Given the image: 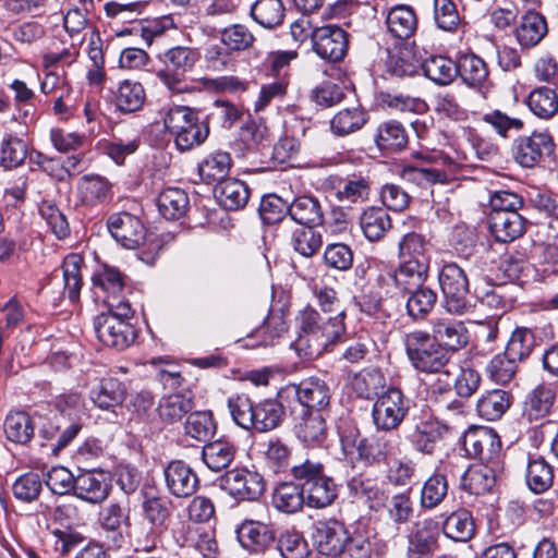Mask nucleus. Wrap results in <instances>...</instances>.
I'll return each instance as SVG.
<instances>
[{
	"mask_svg": "<svg viewBox=\"0 0 558 558\" xmlns=\"http://www.w3.org/2000/svg\"><path fill=\"white\" fill-rule=\"evenodd\" d=\"M403 344L411 365L420 373L445 377L446 384H449L454 371H458L448 351L426 331L413 330L405 333Z\"/></svg>",
	"mask_w": 558,
	"mask_h": 558,
	"instance_id": "nucleus-1",
	"label": "nucleus"
},
{
	"mask_svg": "<svg viewBox=\"0 0 558 558\" xmlns=\"http://www.w3.org/2000/svg\"><path fill=\"white\" fill-rule=\"evenodd\" d=\"M109 311L95 318L94 328L99 341L107 347L122 350L135 339V331L129 319L132 308L128 302H108Z\"/></svg>",
	"mask_w": 558,
	"mask_h": 558,
	"instance_id": "nucleus-2",
	"label": "nucleus"
},
{
	"mask_svg": "<svg viewBox=\"0 0 558 558\" xmlns=\"http://www.w3.org/2000/svg\"><path fill=\"white\" fill-rule=\"evenodd\" d=\"M166 130L173 136L180 151H189L203 144L209 134L207 123L201 122L196 112L185 106L170 108L163 117Z\"/></svg>",
	"mask_w": 558,
	"mask_h": 558,
	"instance_id": "nucleus-3",
	"label": "nucleus"
},
{
	"mask_svg": "<svg viewBox=\"0 0 558 558\" xmlns=\"http://www.w3.org/2000/svg\"><path fill=\"white\" fill-rule=\"evenodd\" d=\"M198 59L199 53L194 48L173 47L165 53V68L159 70L156 75L172 93L191 92V87L185 81V74L193 70Z\"/></svg>",
	"mask_w": 558,
	"mask_h": 558,
	"instance_id": "nucleus-4",
	"label": "nucleus"
},
{
	"mask_svg": "<svg viewBox=\"0 0 558 558\" xmlns=\"http://www.w3.org/2000/svg\"><path fill=\"white\" fill-rule=\"evenodd\" d=\"M340 442L344 457L351 462L363 460L366 463H378L384 461L392 449L391 441L386 436L361 438L360 432L354 427L340 434Z\"/></svg>",
	"mask_w": 558,
	"mask_h": 558,
	"instance_id": "nucleus-5",
	"label": "nucleus"
},
{
	"mask_svg": "<svg viewBox=\"0 0 558 558\" xmlns=\"http://www.w3.org/2000/svg\"><path fill=\"white\" fill-rule=\"evenodd\" d=\"M439 284L445 296L444 306L448 313L463 315L470 311L469 281L461 267L454 263L446 264L439 274Z\"/></svg>",
	"mask_w": 558,
	"mask_h": 558,
	"instance_id": "nucleus-6",
	"label": "nucleus"
},
{
	"mask_svg": "<svg viewBox=\"0 0 558 558\" xmlns=\"http://www.w3.org/2000/svg\"><path fill=\"white\" fill-rule=\"evenodd\" d=\"M465 451L480 460L478 464L504 469L501 441L490 427L470 428L463 440Z\"/></svg>",
	"mask_w": 558,
	"mask_h": 558,
	"instance_id": "nucleus-7",
	"label": "nucleus"
},
{
	"mask_svg": "<svg viewBox=\"0 0 558 558\" xmlns=\"http://www.w3.org/2000/svg\"><path fill=\"white\" fill-rule=\"evenodd\" d=\"M220 485L229 496L240 501L257 500L266 489L264 476L247 468L229 470L221 477Z\"/></svg>",
	"mask_w": 558,
	"mask_h": 558,
	"instance_id": "nucleus-8",
	"label": "nucleus"
},
{
	"mask_svg": "<svg viewBox=\"0 0 558 558\" xmlns=\"http://www.w3.org/2000/svg\"><path fill=\"white\" fill-rule=\"evenodd\" d=\"M409 411V400L396 388H389L378 396L373 405V421L378 429H396Z\"/></svg>",
	"mask_w": 558,
	"mask_h": 558,
	"instance_id": "nucleus-9",
	"label": "nucleus"
},
{
	"mask_svg": "<svg viewBox=\"0 0 558 558\" xmlns=\"http://www.w3.org/2000/svg\"><path fill=\"white\" fill-rule=\"evenodd\" d=\"M314 51L328 61H340L348 49L347 33L337 25H326L312 29Z\"/></svg>",
	"mask_w": 558,
	"mask_h": 558,
	"instance_id": "nucleus-10",
	"label": "nucleus"
},
{
	"mask_svg": "<svg viewBox=\"0 0 558 558\" xmlns=\"http://www.w3.org/2000/svg\"><path fill=\"white\" fill-rule=\"evenodd\" d=\"M110 234L129 250L138 247L145 240V227L134 215L129 213L112 214L107 221Z\"/></svg>",
	"mask_w": 558,
	"mask_h": 558,
	"instance_id": "nucleus-11",
	"label": "nucleus"
},
{
	"mask_svg": "<svg viewBox=\"0 0 558 558\" xmlns=\"http://www.w3.org/2000/svg\"><path fill=\"white\" fill-rule=\"evenodd\" d=\"M280 396L293 395L298 398L301 405L306 410H316L320 412L322 409L329 404L330 396L327 385L315 377L302 380L300 384H289L279 392Z\"/></svg>",
	"mask_w": 558,
	"mask_h": 558,
	"instance_id": "nucleus-12",
	"label": "nucleus"
},
{
	"mask_svg": "<svg viewBox=\"0 0 558 558\" xmlns=\"http://www.w3.org/2000/svg\"><path fill=\"white\" fill-rule=\"evenodd\" d=\"M312 538L319 554L338 556L343 550L349 535L341 522L326 520L314 524Z\"/></svg>",
	"mask_w": 558,
	"mask_h": 558,
	"instance_id": "nucleus-13",
	"label": "nucleus"
},
{
	"mask_svg": "<svg viewBox=\"0 0 558 558\" xmlns=\"http://www.w3.org/2000/svg\"><path fill=\"white\" fill-rule=\"evenodd\" d=\"M439 535L438 522L424 519L414 524L408 536V558H427L437 548Z\"/></svg>",
	"mask_w": 558,
	"mask_h": 558,
	"instance_id": "nucleus-14",
	"label": "nucleus"
},
{
	"mask_svg": "<svg viewBox=\"0 0 558 558\" xmlns=\"http://www.w3.org/2000/svg\"><path fill=\"white\" fill-rule=\"evenodd\" d=\"M554 146L548 133H533L515 142L513 157L522 167L530 168L535 166L544 155H550Z\"/></svg>",
	"mask_w": 558,
	"mask_h": 558,
	"instance_id": "nucleus-15",
	"label": "nucleus"
},
{
	"mask_svg": "<svg viewBox=\"0 0 558 558\" xmlns=\"http://www.w3.org/2000/svg\"><path fill=\"white\" fill-rule=\"evenodd\" d=\"M236 536L243 548L260 553L276 539V531L270 522L245 520L236 529Z\"/></svg>",
	"mask_w": 558,
	"mask_h": 558,
	"instance_id": "nucleus-16",
	"label": "nucleus"
},
{
	"mask_svg": "<svg viewBox=\"0 0 558 558\" xmlns=\"http://www.w3.org/2000/svg\"><path fill=\"white\" fill-rule=\"evenodd\" d=\"M430 336L448 352H456L469 342V332L464 324L448 317L433 319Z\"/></svg>",
	"mask_w": 558,
	"mask_h": 558,
	"instance_id": "nucleus-17",
	"label": "nucleus"
},
{
	"mask_svg": "<svg viewBox=\"0 0 558 558\" xmlns=\"http://www.w3.org/2000/svg\"><path fill=\"white\" fill-rule=\"evenodd\" d=\"M169 492L178 498L192 496L198 487L195 472L182 461L171 462L165 470Z\"/></svg>",
	"mask_w": 558,
	"mask_h": 558,
	"instance_id": "nucleus-18",
	"label": "nucleus"
},
{
	"mask_svg": "<svg viewBox=\"0 0 558 558\" xmlns=\"http://www.w3.org/2000/svg\"><path fill=\"white\" fill-rule=\"evenodd\" d=\"M110 489V484L104 472L85 471L75 477L74 495L90 504L104 501Z\"/></svg>",
	"mask_w": 558,
	"mask_h": 558,
	"instance_id": "nucleus-19",
	"label": "nucleus"
},
{
	"mask_svg": "<svg viewBox=\"0 0 558 558\" xmlns=\"http://www.w3.org/2000/svg\"><path fill=\"white\" fill-rule=\"evenodd\" d=\"M445 427L432 415H423L414 423L410 440L422 453L432 454Z\"/></svg>",
	"mask_w": 558,
	"mask_h": 558,
	"instance_id": "nucleus-20",
	"label": "nucleus"
},
{
	"mask_svg": "<svg viewBox=\"0 0 558 558\" xmlns=\"http://www.w3.org/2000/svg\"><path fill=\"white\" fill-rule=\"evenodd\" d=\"M294 429L299 440L307 446L320 447L327 438L326 421L318 411L304 410Z\"/></svg>",
	"mask_w": 558,
	"mask_h": 558,
	"instance_id": "nucleus-21",
	"label": "nucleus"
},
{
	"mask_svg": "<svg viewBox=\"0 0 558 558\" xmlns=\"http://www.w3.org/2000/svg\"><path fill=\"white\" fill-rule=\"evenodd\" d=\"M502 470L485 464H473L462 474L461 487L471 495H484L494 487Z\"/></svg>",
	"mask_w": 558,
	"mask_h": 558,
	"instance_id": "nucleus-22",
	"label": "nucleus"
},
{
	"mask_svg": "<svg viewBox=\"0 0 558 558\" xmlns=\"http://www.w3.org/2000/svg\"><path fill=\"white\" fill-rule=\"evenodd\" d=\"M489 229L499 242H512L524 233L525 220L515 211L489 214Z\"/></svg>",
	"mask_w": 558,
	"mask_h": 558,
	"instance_id": "nucleus-23",
	"label": "nucleus"
},
{
	"mask_svg": "<svg viewBox=\"0 0 558 558\" xmlns=\"http://www.w3.org/2000/svg\"><path fill=\"white\" fill-rule=\"evenodd\" d=\"M428 268L418 264L401 262L396 270H386L384 278L392 280L393 287L400 292L405 293L424 284Z\"/></svg>",
	"mask_w": 558,
	"mask_h": 558,
	"instance_id": "nucleus-24",
	"label": "nucleus"
},
{
	"mask_svg": "<svg viewBox=\"0 0 558 558\" xmlns=\"http://www.w3.org/2000/svg\"><path fill=\"white\" fill-rule=\"evenodd\" d=\"M286 211L293 221L302 227H317L324 221V214L319 201L310 195L295 197L292 203L286 207Z\"/></svg>",
	"mask_w": 558,
	"mask_h": 558,
	"instance_id": "nucleus-25",
	"label": "nucleus"
},
{
	"mask_svg": "<svg viewBox=\"0 0 558 558\" xmlns=\"http://www.w3.org/2000/svg\"><path fill=\"white\" fill-rule=\"evenodd\" d=\"M113 96L117 109L124 113H133L141 110L146 100L144 86L138 81L133 80L119 82Z\"/></svg>",
	"mask_w": 558,
	"mask_h": 558,
	"instance_id": "nucleus-26",
	"label": "nucleus"
},
{
	"mask_svg": "<svg viewBox=\"0 0 558 558\" xmlns=\"http://www.w3.org/2000/svg\"><path fill=\"white\" fill-rule=\"evenodd\" d=\"M369 183L364 178L340 180L333 187L335 199L348 210L353 205H360L368 199Z\"/></svg>",
	"mask_w": 558,
	"mask_h": 558,
	"instance_id": "nucleus-27",
	"label": "nucleus"
},
{
	"mask_svg": "<svg viewBox=\"0 0 558 558\" xmlns=\"http://www.w3.org/2000/svg\"><path fill=\"white\" fill-rule=\"evenodd\" d=\"M547 34V23L543 15L529 10L515 29V37L521 47L532 48L541 43Z\"/></svg>",
	"mask_w": 558,
	"mask_h": 558,
	"instance_id": "nucleus-28",
	"label": "nucleus"
},
{
	"mask_svg": "<svg viewBox=\"0 0 558 558\" xmlns=\"http://www.w3.org/2000/svg\"><path fill=\"white\" fill-rule=\"evenodd\" d=\"M215 196L223 208L236 210L247 203L248 189L243 181L228 178L216 185Z\"/></svg>",
	"mask_w": 558,
	"mask_h": 558,
	"instance_id": "nucleus-29",
	"label": "nucleus"
},
{
	"mask_svg": "<svg viewBox=\"0 0 558 558\" xmlns=\"http://www.w3.org/2000/svg\"><path fill=\"white\" fill-rule=\"evenodd\" d=\"M386 24L392 36L400 39H408L416 31L417 19L411 7L399 4L388 12Z\"/></svg>",
	"mask_w": 558,
	"mask_h": 558,
	"instance_id": "nucleus-30",
	"label": "nucleus"
},
{
	"mask_svg": "<svg viewBox=\"0 0 558 558\" xmlns=\"http://www.w3.org/2000/svg\"><path fill=\"white\" fill-rule=\"evenodd\" d=\"M90 400L97 408L109 410L123 403L125 388L117 378H104L97 387L92 389Z\"/></svg>",
	"mask_w": 558,
	"mask_h": 558,
	"instance_id": "nucleus-31",
	"label": "nucleus"
},
{
	"mask_svg": "<svg viewBox=\"0 0 558 558\" xmlns=\"http://www.w3.org/2000/svg\"><path fill=\"white\" fill-rule=\"evenodd\" d=\"M111 186L100 175H84L77 183V195L82 204L95 206L110 198Z\"/></svg>",
	"mask_w": 558,
	"mask_h": 558,
	"instance_id": "nucleus-32",
	"label": "nucleus"
},
{
	"mask_svg": "<svg viewBox=\"0 0 558 558\" xmlns=\"http://www.w3.org/2000/svg\"><path fill=\"white\" fill-rule=\"evenodd\" d=\"M305 504L303 488L293 482H283L272 493L274 507L284 513H295Z\"/></svg>",
	"mask_w": 558,
	"mask_h": 558,
	"instance_id": "nucleus-33",
	"label": "nucleus"
},
{
	"mask_svg": "<svg viewBox=\"0 0 558 558\" xmlns=\"http://www.w3.org/2000/svg\"><path fill=\"white\" fill-rule=\"evenodd\" d=\"M283 414V408L278 401L264 400L254 405L252 418L254 426H252V429L259 433L275 429L281 423Z\"/></svg>",
	"mask_w": 558,
	"mask_h": 558,
	"instance_id": "nucleus-34",
	"label": "nucleus"
},
{
	"mask_svg": "<svg viewBox=\"0 0 558 558\" xmlns=\"http://www.w3.org/2000/svg\"><path fill=\"white\" fill-rule=\"evenodd\" d=\"M374 141L381 150L399 151L405 147L408 136L400 122L386 121L378 125Z\"/></svg>",
	"mask_w": 558,
	"mask_h": 558,
	"instance_id": "nucleus-35",
	"label": "nucleus"
},
{
	"mask_svg": "<svg viewBox=\"0 0 558 558\" xmlns=\"http://www.w3.org/2000/svg\"><path fill=\"white\" fill-rule=\"evenodd\" d=\"M194 407L191 391H181L163 397L158 407L159 415L168 422L180 421Z\"/></svg>",
	"mask_w": 558,
	"mask_h": 558,
	"instance_id": "nucleus-36",
	"label": "nucleus"
},
{
	"mask_svg": "<svg viewBox=\"0 0 558 558\" xmlns=\"http://www.w3.org/2000/svg\"><path fill=\"white\" fill-rule=\"evenodd\" d=\"M157 207L160 215L166 219H179L185 214L189 207V197L181 189L167 187L159 194Z\"/></svg>",
	"mask_w": 558,
	"mask_h": 558,
	"instance_id": "nucleus-37",
	"label": "nucleus"
},
{
	"mask_svg": "<svg viewBox=\"0 0 558 558\" xmlns=\"http://www.w3.org/2000/svg\"><path fill=\"white\" fill-rule=\"evenodd\" d=\"M444 534L456 542H468L475 533L472 514L465 509L452 512L442 525Z\"/></svg>",
	"mask_w": 558,
	"mask_h": 558,
	"instance_id": "nucleus-38",
	"label": "nucleus"
},
{
	"mask_svg": "<svg viewBox=\"0 0 558 558\" xmlns=\"http://www.w3.org/2000/svg\"><path fill=\"white\" fill-rule=\"evenodd\" d=\"M360 226L369 241H378L390 229L391 220L384 208L369 207L361 215Z\"/></svg>",
	"mask_w": 558,
	"mask_h": 558,
	"instance_id": "nucleus-39",
	"label": "nucleus"
},
{
	"mask_svg": "<svg viewBox=\"0 0 558 558\" xmlns=\"http://www.w3.org/2000/svg\"><path fill=\"white\" fill-rule=\"evenodd\" d=\"M232 165L229 153L217 150L210 153L198 166V173L205 183L225 180Z\"/></svg>",
	"mask_w": 558,
	"mask_h": 558,
	"instance_id": "nucleus-40",
	"label": "nucleus"
},
{
	"mask_svg": "<svg viewBox=\"0 0 558 558\" xmlns=\"http://www.w3.org/2000/svg\"><path fill=\"white\" fill-rule=\"evenodd\" d=\"M305 504L311 508H325L330 506L337 497L333 480L327 475L303 488Z\"/></svg>",
	"mask_w": 558,
	"mask_h": 558,
	"instance_id": "nucleus-41",
	"label": "nucleus"
},
{
	"mask_svg": "<svg viewBox=\"0 0 558 558\" xmlns=\"http://www.w3.org/2000/svg\"><path fill=\"white\" fill-rule=\"evenodd\" d=\"M421 68L426 77L438 85L450 84L458 74L457 64L444 56H432L427 58Z\"/></svg>",
	"mask_w": 558,
	"mask_h": 558,
	"instance_id": "nucleus-42",
	"label": "nucleus"
},
{
	"mask_svg": "<svg viewBox=\"0 0 558 558\" xmlns=\"http://www.w3.org/2000/svg\"><path fill=\"white\" fill-rule=\"evenodd\" d=\"M399 258L401 262L429 267L427 243L421 234L407 233L399 242Z\"/></svg>",
	"mask_w": 558,
	"mask_h": 558,
	"instance_id": "nucleus-43",
	"label": "nucleus"
},
{
	"mask_svg": "<svg viewBox=\"0 0 558 558\" xmlns=\"http://www.w3.org/2000/svg\"><path fill=\"white\" fill-rule=\"evenodd\" d=\"M343 317V312H338V314L332 317H325L316 340L314 343L308 344L311 353L319 354L340 339L344 332Z\"/></svg>",
	"mask_w": 558,
	"mask_h": 558,
	"instance_id": "nucleus-44",
	"label": "nucleus"
},
{
	"mask_svg": "<svg viewBox=\"0 0 558 558\" xmlns=\"http://www.w3.org/2000/svg\"><path fill=\"white\" fill-rule=\"evenodd\" d=\"M4 434L8 440L25 445L34 436V424L31 416L25 412L10 413L4 421Z\"/></svg>",
	"mask_w": 558,
	"mask_h": 558,
	"instance_id": "nucleus-45",
	"label": "nucleus"
},
{
	"mask_svg": "<svg viewBox=\"0 0 558 558\" xmlns=\"http://www.w3.org/2000/svg\"><path fill=\"white\" fill-rule=\"evenodd\" d=\"M234 454V447L226 440L208 442L202 452L204 463L215 472L228 468L233 461Z\"/></svg>",
	"mask_w": 558,
	"mask_h": 558,
	"instance_id": "nucleus-46",
	"label": "nucleus"
},
{
	"mask_svg": "<svg viewBox=\"0 0 558 558\" xmlns=\"http://www.w3.org/2000/svg\"><path fill=\"white\" fill-rule=\"evenodd\" d=\"M510 396L508 392L495 389L484 393L477 401L476 409L478 414L488 420L500 418L510 407Z\"/></svg>",
	"mask_w": 558,
	"mask_h": 558,
	"instance_id": "nucleus-47",
	"label": "nucleus"
},
{
	"mask_svg": "<svg viewBox=\"0 0 558 558\" xmlns=\"http://www.w3.org/2000/svg\"><path fill=\"white\" fill-rule=\"evenodd\" d=\"M251 15L263 27L272 28L282 23L284 7L281 0H256L251 7Z\"/></svg>",
	"mask_w": 558,
	"mask_h": 558,
	"instance_id": "nucleus-48",
	"label": "nucleus"
},
{
	"mask_svg": "<svg viewBox=\"0 0 558 558\" xmlns=\"http://www.w3.org/2000/svg\"><path fill=\"white\" fill-rule=\"evenodd\" d=\"M530 110L541 119H550L558 112L557 93L549 87H538L527 98Z\"/></svg>",
	"mask_w": 558,
	"mask_h": 558,
	"instance_id": "nucleus-49",
	"label": "nucleus"
},
{
	"mask_svg": "<svg viewBox=\"0 0 558 558\" xmlns=\"http://www.w3.org/2000/svg\"><path fill=\"white\" fill-rule=\"evenodd\" d=\"M457 66L462 81L471 87H481L488 78L485 61L475 54L462 56Z\"/></svg>",
	"mask_w": 558,
	"mask_h": 558,
	"instance_id": "nucleus-50",
	"label": "nucleus"
},
{
	"mask_svg": "<svg viewBox=\"0 0 558 558\" xmlns=\"http://www.w3.org/2000/svg\"><path fill=\"white\" fill-rule=\"evenodd\" d=\"M348 488L352 497L367 502L371 509H377L384 502L383 493L371 478L353 476L348 482Z\"/></svg>",
	"mask_w": 558,
	"mask_h": 558,
	"instance_id": "nucleus-51",
	"label": "nucleus"
},
{
	"mask_svg": "<svg viewBox=\"0 0 558 558\" xmlns=\"http://www.w3.org/2000/svg\"><path fill=\"white\" fill-rule=\"evenodd\" d=\"M555 391L550 386L538 385L529 395L526 413L530 420H537L547 415L554 404Z\"/></svg>",
	"mask_w": 558,
	"mask_h": 558,
	"instance_id": "nucleus-52",
	"label": "nucleus"
},
{
	"mask_svg": "<svg viewBox=\"0 0 558 558\" xmlns=\"http://www.w3.org/2000/svg\"><path fill=\"white\" fill-rule=\"evenodd\" d=\"M405 294H409L407 312L415 319L425 317L437 302L436 292L424 284L418 289L405 292Z\"/></svg>",
	"mask_w": 558,
	"mask_h": 558,
	"instance_id": "nucleus-53",
	"label": "nucleus"
},
{
	"mask_svg": "<svg viewBox=\"0 0 558 558\" xmlns=\"http://www.w3.org/2000/svg\"><path fill=\"white\" fill-rule=\"evenodd\" d=\"M554 482L553 468L544 459L531 460L526 470V484L535 494L546 492Z\"/></svg>",
	"mask_w": 558,
	"mask_h": 558,
	"instance_id": "nucleus-54",
	"label": "nucleus"
},
{
	"mask_svg": "<svg viewBox=\"0 0 558 558\" xmlns=\"http://www.w3.org/2000/svg\"><path fill=\"white\" fill-rule=\"evenodd\" d=\"M351 386L359 397L372 399L384 388L385 377L378 369H363L353 377Z\"/></svg>",
	"mask_w": 558,
	"mask_h": 558,
	"instance_id": "nucleus-55",
	"label": "nucleus"
},
{
	"mask_svg": "<svg viewBox=\"0 0 558 558\" xmlns=\"http://www.w3.org/2000/svg\"><path fill=\"white\" fill-rule=\"evenodd\" d=\"M220 41L230 51H245L253 47L255 36L243 24H232L220 32Z\"/></svg>",
	"mask_w": 558,
	"mask_h": 558,
	"instance_id": "nucleus-56",
	"label": "nucleus"
},
{
	"mask_svg": "<svg viewBox=\"0 0 558 558\" xmlns=\"http://www.w3.org/2000/svg\"><path fill=\"white\" fill-rule=\"evenodd\" d=\"M438 381L440 389H447L453 385L460 397L469 398L477 390L481 376L472 368H460L458 366V371H454V375L451 377L449 384H446L445 377L438 378Z\"/></svg>",
	"mask_w": 558,
	"mask_h": 558,
	"instance_id": "nucleus-57",
	"label": "nucleus"
},
{
	"mask_svg": "<svg viewBox=\"0 0 558 558\" xmlns=\"http://www.w3.org/2000/svg\"><path fill=\"white\" fill-rule=\"evenodd\" d=\"M366 122L365 112L359 108H345L331 119L330 126L335 134L347 135L360 130Z\"/></svg>",
	"mask_w": 558,
	"mask_h": 558,
	"instance_id": "nucleus-58",
	"label": "nucleus"
},
{
	"mask_svg": "<svg viewBox=\"0 0 558 558\" xmlns=\"http://www.w3.org/2000/svg\"><path fill=\"white\" fill-rule=\"evenodd\" d=\"M322 244V234L315 230V227H301L292 232L291 245L295 252L304 257L315 255Z\"/></svg>",
	"mask_w": 558,
	"mask_h": 558,
	"instance_id": "nucleus-59",
	"label": "nucleus"
},
{
	"mask_svg": "<svg viewBox=\"0 0 558 558\" xmlns=\"http://www.w3.org/2000/svg\"><path fill=\"white\" fill-rule=\"evenodd\" d=\"M94 282L102 291L109 294L106 300L107 305L109 301L114 303L124 302L119 299V293L124 287V277L117 268L105 265L104 268L94 277Z\"/></svg>",
	"mask_w": 558,
	"mask_h": 558,
	"instance_id": "nucleus-60",
	"label": "nucleus"
},
{
	"mask_svg": "<svg viewBox=\"0 0 558 558\" xmlns=\"http://www.w3.org/2000/svg\"><path fill=\"white\" fill-rule=\"evenodd\" d=\"M535 345V337L531 329L520 327L513 330L506 347V353L518 362L525 360Z\"/></svg>",
	"mask_w": 558,
	"mask_h": 558,
	"instance_id": "nucleus-61",
	"label": "nucleus"
},
{
	"mask_svg": "<svg viewBox=\"0 0 558 558\" xmlns=\"http://www.w3.org/2000/svg\"><path fill=\"white\" fill-rule=\"evenodd\" d=\"M325 317H322L319 313L313 307H305L300 312L298 316V323L300 327V336L298 339V347L301 348L303 344L314 343L320 327L324 323Z\"/></svg>",
	"mask_w": 558,
	"mask_h": 558,
	"instance_id": "nucleus-62",
	"label": "nucleus"
},
{
	"mask_svg": "<svg viewBox=\"0 0 558 558\" xmlns=\"http://www.w3.org/2000/svg\"><path fill=\"white\" fill-rule=\"evenodd\" d=\"M448 494V482L441 474L428 477L421 490V506L434 509L439 506Z\"/></svg>",
	"mask_w": 558,
	"mask_h": 558,
	"instance_id": "nucleus-63",
	"label": "nucleus"
},
{
	"mask_svg": "<svg viewBox=\"0 0 558 558\" xmlns=\"http://www.w3.org/2000/svg\"><path fill=\"white\" fill-rule=\"evenodd\" d=\"M63 281H64V295L70 301L75 302L78 300L80 290L82 287L81 276V259L76 255L68 256L62 265Z\"/></svg>",
	"mask_w": 558,
	"mask_h": 558,
	"instance_id": "nucleus-64",
	"label": "nucleus"
}]
</instances>
